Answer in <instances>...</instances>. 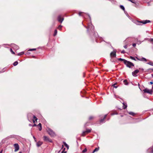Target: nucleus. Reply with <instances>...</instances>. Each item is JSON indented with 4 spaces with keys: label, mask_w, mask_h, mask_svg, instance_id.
I'll return each instance as SVG.
<instances>
[{
    "label": "nucleus",
    "mask_w": 153,
    "mask_h": 153,
    "mask_svg": "<svg viewBox=\"0 0 153 153\" xmlns=\"http://www.w3.org/2000/svg\"><path fill=\"white\" fill-rule=\"evenodd\" d=\"M46 131L48 134L51 137H53L56 135L55 133L49 127L47 128Z\"/></svg>",
    "instance_id": "f257e3e1"
},
{
    "label": "nucleus",
    "mask_w": 153,
    "mask_h": 153,
    "mask_svg": "<svg viewBox=\"0 0 153 153\" xmlns=\"http://www.w3.org/2000/svg\"><path fill=\"white\" fill-rule=\"evenodd\" d=\"M87 29L88 31L89 29H90L92 32L94 31V27L92 25L91 22H90L88 24V26L87 27L85 26Z\"/></svg>",
    "instance_id": "f03ea898"
},
{
    "label": "nucleus",
    "mask_w": 153,
    "mask_h": 153,
    "mask_svg": "<svg viewBox=\"0 0 153 153\" xmlns=\"http://www.w3.org/2000/svg\"><path fill=\"white\" fill-rule=\"evenodd\" d=\"M151 21L150 20H143L139 22L138 21H137L135 22V23L137 25H141L140 23H142L143 24H145L146 23L150 22Z\"/></svg>",
    "instance_id": "7ed1b4c3"
},
{
    "label": "nucleus",
    "mask_w": 153,
    "mask_h": 153,
    "mask_svg": "<svg viewBox=\"0 0 153 153\" xmlns=\"http://www.w3.org/2000/svg\"><path fill=\"white\" fill-rule=\"evenodd\" d=\"M79 16H82L83 17L85 18V17L88 16L89 17V20L91 21V19L90 15L88 14L82 12H80L79 13Z\"/></svg>",
    "instance_id": "20e7f679"
},
{
    "label": "nucleus",
    "mask_w": 153,
    "mask_h": 153,
    "mask_svg": "<svg viewBox=\"0 0 153 153\" xmlns=\"http://www.w3.org/2000/svg\"><path fill=\"white\" fill-rule=\"evenodd\" d=\"M125 64L129 68H132L134 66V64L131 62L127 61L125 60Z\"/></svg>",
    "instance_id": "39448f33"
},
{
    "label": "nucleus",
    "mask_w": 153,
    "mask_h": 153,
    "mask_svg": "<svg viewBox=\"0 0 153 153\" xmlns=\"http://www.w3.org/2000/svg\"><path fill=\"white\" fill-rule=\"evenodd\" d=\"M43 138L44 140L45 141L51 143L52 142V140L51 139L49 138L48 137L45 136L43 137Z\"/></svg>",
    "instance_id": "423d86ee"
},
{
    "label": "nucleus",
    "mask_w": 153,
    "mask_h": 153,
    "mask_svg": "<svg viewBox=\"0 0 153 153\" xmlns=\"http://www.w3.org/2000/svg\"><path fill=\"white\" fill-rule=\"evenodd\" d=\"M145 93H149L150 94H152L153 91L152 90H149L147 88H146L143 90Z\"/></svg>",
    "instance_id": "0eeeda50"
},
{
    "label": "nucleus",
    "mask_w": 153,
    "mask_h": 153,
    "mask_svg": "<svg viewBox=\"0 0 153 153\" xmlns=\"http://www.w3.org/2000/svg\"><path fill=\"white\" fill-rule=\"evenodd\" d=\"M117 51L116 50H114L113 51L111 52L110 53V56L111 57H115L116 56V53Z\"/></svg>",
    "instance_id": "6e6552de"
},
{
    "label": "nucleus",
    "mask_w": 153,
    "mask_h": 153,
    "mask_svg": "<svg viewBox=\"0 0 153 153\" xmlns=\"http://www.w3.org/2000/svg\"><path fill=\"white\" fill-rule=\"evenodd\" d=\"M57 19L58 21L61 23H62L64 20V18H61V15L58 16Z\"/></svg>",
    "instance_id": "1a4fd4ad"
},
{
    "label": "nucleus",
    "mask_w": 153,
    "mask_h": 153,
    "mask_svg": "<svg viewBox=\"0 0 153 153\" xmlns=\"http://www.w3.org/2000/svg\"><path fill=\"white\" fill-rule=\"evenodd\" d=\"M12 47L13 49L16 50H17L19 49V46L14 44H12Z\"/></svg>",
    "instance_id": "9d476101"
},
{
    "label": "nucleus",
    "mask_w": 153,
    "mask_h": 153,
    "mask_svg": "<svg viewBox=\"0 0 153 153\" xmlns=\"http://www.w3.org/2000/svg\"><path fill=\"white\" fill-rule=\"evenodd\" d=\"M136 58L138 60L143 61V62H146L147 61V59L143 57L140 58H138L137 57H136Z\"/></svg>",
    "instance_id": "9b49d317"
},
{
    "label": "nucleus",
    "mask_w": 153,
    "mask_h": 153,
    "mask_svg": "<svg viewBox=\"0 0 153 153\" xmlns=\"http://www.w3.org/2000/svg\"><path fill=\"white\" fill-rule=\"evenodd\" d=\"M14 146L15 148V151L16 152L18 151L19 149V146L18 144H15L14 145Z\"/></svg>",
    "instance_id": "f8f14e48"
},
{
    "label": "nucleus",
    "mask_w": 153,
    "mask_h": 153,
    "mask_svg": "<svg viewBox=\"0 0 153 153\" xmlns=\"http://www.w3.org/2000/svg\"><path fill=\"white\" fill-rule=\"evenodd\" d=\"M139 72V71L137 69L132 72V74L134 76H136V74Z\"/></svg>",
    "instance_id": "ddd939ff"
},
{
    "label": "nucleus",
    "mask_w": 153,
    "mask_h": 153,
    "mask_svg": "<svg viewBox=\"0 0 153 153\" xmlns=\"http://www.w3.org/2000/svg\"><path fill=\"white\" fill-rule=\"evenodd\" d=\"M107 115V114L105 115L104 116V117L103 119H101L100 120V122L101 123H103L105 122L104 120H105V118L106 117Z\"/></svg>",
    "instance_id": "4468645a"
},
{
    "label": "nucleus",
    "mask_w": 153,
    "mask_h": 153,
    "mask_svg": "<svg viewBox=\"0 0 153 153\" xmlns=\"http://www.w3.org/2000/svg\"><path fill=\"white\" fill-rule=\"evenodd\" d=\"M43 143L40 141H39L36 143V146L38 147H39L41 146L42 144Z\"/></svg>",
    "instance_id": "2eb2a0df"
},
{
    "label": "nucleus",
    "mask_w": 153,
    "mask_h": 153,
    "mask_svg": "<svg viewBox=\"0 0 153 153\" xmlns=\"http://www.w3.org/2000/svg\"><path fill=\"white\" fill-rule=\"evenodd\" d=\"M87 133V132L86 131H82V132L81 134V136H84Z\"/></svg>",
    "instance_id": "dca6fc26"
},
{
    "label": "nucleus",
    "mask_w": 153,
    "mask_h": 153,
    "mask_svg": "<svg viewBox=\"0 0 153 153\" xmlns=\"http://www.w3.org/2000/svg\"><path fill=\"white\" fill-rule=\"evenodd\" d=\"M99 147H98V148H96L94 150V151H93V152L92 153H94L95 152H97V151H98V150H99Z\"/></svg>",
    "instance_id": "f3484780"
},
{
    "label": "nucleus",
    "mask_w": 153,
    "mask_h": 153,
    "mask_svg": "<svg viewBox=\"0 0 153 153\" xmlns=\"http://www.w3.org/2000/svg\"><path fill=\"white\" fill-rule=\"evenodd\" d=\"M112 86H113L114 88H116L118 87V85L117 84V83H115L114 84L112 85Z\"/></svg>",
    "instance_id": "a211bd4d"
},
{
    "label": "nucleus",
    "mask_w": 153,
    "mask_h": 153,
    "mask_svg": "<svg viewBox=\"0 0 153 153\" xmlns=\"http://www.w3.org/2000/svg\"><path fill=\"white\" fill-rule=\"evenodd\" d=\"M33 118L34 119H35V120H33V122L34 123L35 122V121H37V119L36 118V116L34 115L33 116Z\"/></svg>",
    "instance_id": "6ab92c4d"
},
{
    "label": "nucleus",
    "mask_w": 153,
    "mask_h": 153,
    "mask_svg": "<svg viewBox=\"0 0 153 153\" xmlns=\"http://www.w3.org/2000/svg\"><path fill=\"white\" fill-rule=\"evenodd\" d=\"M91 129H88L86 128V131L88 133L90 132L91 131Z\"/></svg>",
    "instance_id": "aec40b11"
},
{
    "label": "nucleus",
    "mask_w": 153,
    "mask_h": 153,
    "mask_svg": "<svg viewBox=\"0 0 153 153\" xmlns=\"http://www.w3.org/2000/svg\"><path fill=\"white\" fill-rule=\"evenodd\" d=\"M120 8L123 10L124 11V7L123 5H120Z\"/></svg>",
    "instance_id": "412c9836"
},
{
    "label": "nucleus",
    "mask_w": 153,
    "mask_h": 153,
    "mask_svg": "<svg viewBox=\"0 0 153 153\" xmlns=\"http://www.w3.org/2000/svg\"><path fill=\"white\" fill-rule=\"evenodd\" d=\"M24 54V52H21L19 53H18L17 55L18 56H21Z\"/></svg>",
    "instance_id": "4be33fe9"
},
{
    "label": "nucleus",
    "mask_w": 153,
    "mask_h": 153,
    "mask_svg": "<svg viewBox=\"0 0 153 153\" xmlns=\"http://www.w3.org/2000/svg\"><path fill=\"white\" fill-rule=\"evenodd\" d=\"M128 113L129 114L131 115L132 116H134L135 114L134 113L132 112H128Z\"/></svg>",
    "instance_id": "5701e85b"
},
{
    "label": "nucleus",
    "mask_w": 153,
    "mask_h": 153,
    "mask_svg": "<svg viewBox=\"0 0 153 153\" xmlns=\"http://www.w3.org/2000/svg\"><path fill=\"white\" fill-rule=\"evenodd\" d=\"M147 64L151 65L153 66V63L151 61L147 63Z\"/></svg>",
    "instance_id": "b1692460"
},
{
    "label": "nucleus",
    "mask_w": 153,
    "mask_h": 153,
    "mask_svg": "<svg viewBox=\"0 0 153 153\" xmlns=\"http://www.w3.org/2000/svg\"><path fill=\"white\" fill-rule=\"evenodd\" d=\"M57 30H55L54 31V33L53 34V36H56L57 34Z\"/></svg>",
    "instance_id": "393cba45"
},
{
    "label": "nucleus",
    "mask_w": 153,
    "mask_h": 153,
    "mask_svg": "<svg viewBox=\"0 0 153 153\" xmlns=\"http://www.w3.org/2000/svg\"><path fill=\"white\" fill-rule=\"evenodd\" d=\"M122 100V102L121 101H120L122 102V104H123V109H124V102L123 101V100Z\"/></svg>",
    "instance_id": "a878e982"
},
{
    "label": "nucleus",
    "mask_w": 153,
    "mask_h": 153,
    "mask_svg": "<svg viewBox=\"0 0 153 153\" xmlns=\"http://www.w3.org/2000/svg\"><path fill=\"white\" fill-rule=\"evenodd\" d=\"M18 64V62L17 61H16L13 63V65L15 66H16Z\"/></svg>",
    "instance_id": "bb28decb"
},
{
    "label": "nucleus",
    "mask_w": 153,
    "mask_h": 153,
    "mask_svg": "<svg viewBox=\"0 0 153 153\" xmlns=\"http://www.w3.org/2000/svg\"><path fill=\"white\" fill-rule=\"evenodd\" d=\"M36 50V48H32V49H30L29 50V51H35Z\"/></svg>",
    "instance_id": "cd10ccee"
},
{
    "label": "nucleus",
    "mask_w": 153,
    "mask_h": 153,
    "mask_svg": "<svg viewBox=\"0 0 153 153\" xmlns=\"http://www.w3.org/2000/svg\"><path fill=\"white\" fill-rule=\"evenodd\" d=\"M64 145H65V146H66L68 148V144H66V143L65 142H64Z\"/></svg>",
    "instance_id": "c85d7f7f"
},
{
    "label": "nucleus",
    "mask_w": 153,
    "mask_h": 153,
    "mask_svg": "<svg viewBox=\"0 0 153 153\" xmlns=\"http://www.w3.org/2000/svg\"><path fill=\"white\" fill-rule=\"evenodd\" d=\"M119 115L121 117H123L124 116V114H122V113H120L119 114Z\"/></svg>",
    "instance_id": "c756f323"
},
{
    "label": "nucleus",
    "mask_w": 153,
    "mask_h": 153,
    "mask_svg": "<svg viewBox=\"0 0 153 153\" xmlns=\"http://www.w3.org/2000/svg\"><path fill=\"white\" fill-rule=\"evenodd\" d=\"M10 51L13 54H14L15 53H14V52L12 49L11 48H10Z\"/></svg>",
    "instance_id": "7c9ffc66"
},
{
    "label": "nucleus",
    "mask_w": 153,
    "mask_h": 153,
    "mask_svg": "<svg viewBox=\"0 0 153 153\" xmlns=\"http://www.w3.org/2000/svg\"><path fill=\"white\" fill-rule=\"evenodd\" d=\"M62 27V26L61 25H59L58 27V29H59V30H60L61 29V28Z\"/></svg>",
    "instance_id": "2f4dec72"
},
{
    "label": "nucleus",
    "mask_w": 153,
    "mask_h": 153,
    "mask_svg": "<svg viewBox=\"0 0 153 153\" xmlns=\"http://www.w3.org/2000/svg\"><path fill=\"white\" fill-rule=\"evenodd\" d=\"M87 151V149L86 148H85L82 151V152H83V153H84V152H86Z\"/></svg>",
    "instance_id": "473e14b6"
},
{
    "label": "nucleus",
    "mask_w": 153,
    "mask_h": 153,
    "mask_svg": "<svg viewBox=\"0 0 153 153\" xmlns=\"http://www.w3.org/2000/svg\"><path fill=\"white\" fill-rule=\"evenodd\" d=\"M93 118H94V117H93L92 116H91L89 117V120H91Z\"/></svg>",
    "instance_id": "72a5a7b5"
},
{
    "label": "nucleus",
    "mask_w": 153,
    "mask_h": 153,
    "mask_svg": "<svg viewBox=\"0 0 153 153\" xmlns=\"http://www.w3.org/2000/svg\"><path fill=\"white\" fill-rule=\"evenodd\" d=\"M128 83L127 82L126 80L125 79V85H128Z\"/></svg>",
    "instance_id": "f704fd0d"
},
{
    "label": "nucleus",
    "mask_w": 153,
    "mask_h": 153,
    "mask_svg": "<svg viewBox=\"0 0 153 153\" xmlns=\"http://www.w3.org/2000/svg\"><path fill=\"white\" fill-rule=\"evenodd\" d=\"M149 150H150L152 151L151 152V153H153V149H152V148H149Z\"/></svg>",
    "instance_id": "c9c22d12"
},
{
    "label": "nucleus",
    "mask_w": 153,
    "mask_h": 153,
    "mask_svg": "<svg viewBox=\"0 0 153 153\" xmlns=\"http://www.w3.org/2000/svg\"><path fill=\"white\" fill-rule=\"evenodd\" d=\"M131 58L132 59L136 60L135 58L134 57L131 56Z\"/></svg>",
    "instance_id": "e433bc0d"
},
{
    "label": "nucleus",
    "mask_w": 153,
    "mask_h": 153,
    "mask_svg": "<svg viewBox=\"0 0 153 153\" xmlns=\"http://www.w3.org/2000/svg\"><path fill=\"white\" fill-rule=\"evenodd\" d=\"M38 126L40 127H42V125L41 123H39L38 125Z\"/></svg>",
    "instance_id": "4c0bfd02"
},
{
    "label": "nucleus",
    "mask_w": 153,
    "mask_h": 153,
    "mask_svg": "<svg viewBox=\"0 0 153 153\" xmlns=\"http://www.w3.org/2000/svg\"><path fill=\"white\" fill-rule=\"evenodd\" d=\"M117 114V113L116 112H115V113H113L112 114H111V115H114V114Z\"/></svg>",
    "instance_id": "58836bf2"
},
{
    "label": "nucleus",
    "mask_w": 153,
    "mask_h": 153,
    "mask_svg": "<svg viewBox=\"0 0 153 153\" xmlns=\"http://www.w3.org/2000/svg\"><path fill=\"white\" fill-rule=\"evenodd\" d=\"M128 1H131L133 3H135V2L134 1H132V0H128Z\"/></svg>",
    "instance_id": "ea45409f"
},
{
    "label": "nucleus",
    "mask_w": 153,
    "mask_h": 153,
    "mask_svg": "<svg viewBox=\"0 0 153 153\" xmlns=\"http://www.w3.org/2000/svg\"><path fill=\"white\" fill-rule=\"evenodd\" d=\"M136 44L135 43H133V44H132V46L134 47H135L136 46Z\"/></svg>",
    "instance_id": "a19ab883"
},
{
    "label": "nucleus",
    "mask_w": 153,
    "mask_h": 153,
    "mask_svg": "<svg viewBox=\"0 0 153 153\" xmlns=\"http://www.w3.org/2000/svg\"><path fill=\"white\" fill-rule=\"evenodd\" d=\"M119 60H121V61H124V59H121V58H119Z\"/></svg>",
    "instance_id": "79ce46f5"
},
{
    "label": "nucleus",
    "mask_w": 153,
    "mask_h": 153,
    "mask_svg": "<svg viewBox=\"0 0 153 153\" xmlns=\"http://www.w3.org/2000/svg\"><path fill=\"white\" fill-rule=\"evenodd\" d=\"M149 40H150L151 42H153V39H149Z\"/></svg>",
    "instance_id": "37998d69"
},
{
    "label": "nucleus",
    "mask_w": 153,
    "mask_h": 153,
    "mask_svg": "<svg viewBox=\"0 0 153 153\" xmlns=\"http://www.w3.org/2000/svg\"><path fill=\"white\" fill-rule=\"evenodd\" d=\"M114 96H115V97L116 98H119L118 96H116V95H114Z\"/></svg>",
    "instance_id": "c03bdc74"
},
{
    "label": "nucleus",
    "mask_w": 153,
    "mask_h": 153,
    "mask_svg": "<svg viewBox=\"0 0 153 153\" xmlns=\"http://www.w3.org/2000/svg\"><path fill=\"white\" fill-rule=\"evenodd\" d=\"M127 105L125 103V109L127 108Z\"/></svg>",
    "instance_id": "a18cd8bd"
},
{
    "label": "nucleus",
    "mask_w": 153,
    "mask_h": 153,
    "mask_svg": "<svg viewBox=\"0 0 153 153\" xmlns=\"http://www.w3.org/2000/svg\"><path fill=\"white\" fill-rule=\"evenodd\" d=\"M125 14H126V16H128V17L129 18H130V17H128V14L127 13L126 14V12H125Z\"/></svg>",
    "instance_id": "49530a36"
},
{
    "label": "nucleus",
    "mask_w": 153,
    "mask_h": 153,
    "mask_svg": "<svg viewBox=\"0 0 153 153\" xmlns=\"http://www.w3.org/2000/svg\"><path fill=\"white\" fill-rule=\"evenodd\" d=\"M42 130V127H40L39 128V131H41V130Z\"/></svg>",
    "instance_id": "de8ad7c7"
},
{
    "label": "nucleus",
    "mask_w": 153,
    "mask_h": 153,
    "mask_svg": "<svg viewBox=\"0 0 153 153\" xmlns=\"http://www.w3.org/2000/svg\"><path fill=\"white\" fill-rule=\"evenodd\" d=\"M122 53H124V50H123L121 52Z\"/></svg>",
    "instance_id": "09e8293b"
},
{
    "label": "nucleus",
    "mask_w": 153,
    "mask_h": 153,
    "mask_svg": "<svg viewBox=\"0 0 153 153\" xmlns=\"http://www.w3.org/2000/svg\"><path fill=\"white\" fill-rule=\"evenodd\" d=\"M150 84H153V82H150Z\"/></svg>",
    "instance_id": "8fccbe9b"
},
{
    "label": "nucleus",
    "mask_w": 153,
    "mask_h": 153,
    "mask_svg": "<svg viewBox=\"0 0 153 153\" xmlns=\"http://www.w3.org/2000/svg\"><path fill=\"white\" fill-rule=\"evenodd\" d=\"M2 150H1L0 151V153H2Z\"/></svg>",
    "instance_id": "3c124183"
},
{
    "label": "nucleus",
    "mask_w": 153,
    "mask_h": 153,
    "mask_svg": "<svg viewBox=\"0 0 153 153\" xmlns=\"http://www.w3.org/2000/svg\"><path fill=\"white\" fill-rule=\"evenodd\" d=\"M125 48H127V47L125 45Z\"/></svg>",
    "instance_id": "603ef678"
},
{
    "label": "nucleus",
    "mask_w": 153,
    "mask_h": 153,
    "mask_svg": "<svg viewBox=\"0 0 153 153\" xmlns=\"http://www.w3.org/2000/svg\"><path fill=\"white\" fill-rule=\"evenodd\" d=\"M33 138H34V139L35 140L36 139V138H35V137H34V136H33Z\"/></svg>",
    "instance_id": "864d4df0"
},
{
    "label": "nucleus",
    "mask_w": 153,
    "mask_h": 153,
    "mask_svg": "<svg viewBox=\"0 0 153 153\" xmlns=\"http://www.w3.org/2000/svg\"><path fill=\"white\" fill-rule=\"evenodd\" d=\"M34 126H36V124H34Z\"/></svg>",
    "instance_id": "5fc2aeb1"
},
{
    "label": "nucleus",
    "mask_w": 153,
    "mask_h": 153,
    "mask_svg": "<svg viewBox=\"0 0 153 153\" xmlns=\"http://www.w3.org/2000/svg\"><path fill=\"white\" fill-rule=\"evenodd\" d=\"M86 124H85V125H84V126H86Z\"/></svg>",
    "instance_id": "6e6d98bb"
},
{
    "label": "nucleus",
    "mask_w": 153,
    "mask_h": 153,
    "mask_svg": "<svg viewBox=\"0 0 153 153\" xmlns=\"http://www.w3.org/2000/svg\"><path fill=\"white\" fill-rule=\"evenodd\" d=\"M152 77H153V74H152Z\"/></svg>",
    "instance_id": "4d7b16f0"
},
{
    "label": "nucleus",
    "mask_w": 153,
    "mask_h": 153,
    "mask_svg": "<svg viewBox=\"0 0 153 153\" xmlns=\"http://www.w3.org/2000/svg\"><path fill=\"white\" fill-rule=\"evenodd\" d=\"M123 82L124 83V80H123Z\"/></svg>",
    "instance_id": "13d9d810"
},
{
    "label": "nucleus",
    "mask_w": 153,
    "mask_h": 153,
    "mask_svg": "<svg viewBox=\"0 0 153 153\" xmlns=\"http://www.w3.org/2000/svg\"><path fill=\"white\" fill-rule=\"evenodd\" d=\"M29 114H28V117L29 116Z\"/></svg>",
    "instance_id": "bf43d9fd"
},
{
    "label": "nucleus",
    "mask_w": 153,
    "mask_h": 153,
    "mask_svg": "<svg viewBox=\"0 0 153 153\" xmlns=\"http://www.w3.org/2000/svg\"><path fill=\"white\" fill-rule=\"evenodd\" d=\"M62 153H63V152H62ZM64 153H66V152H64Z\"/></svg>",
    "instance_id": "052dcab7"
},
{
    "label": "nucleus",
    "mask_w": 153,
    "mask_h": 153,
    "mask_svg": "<svg viewBox=\"0 0 153 153\" xmlns=\"http://www.w3.org/2000/svg\"><path fill=\"white\" fill-rule=\"evenodd\" d=\"M142 70H143V69H142Z\"/></svg>",
    "instance_id": "680f3d73"
},
{
    "label": "nucleus",
    "mask_w": 153,
    "mask_h": 153,
    "mask_svg": "<svg viewBox=\"0 0 153 153\" xmlns=\"http://www.w3.org/2000/svg\"><path fill=\"white\" fill-rule=\"evenodd\" d=\"M3 72V71L2 72H1L0 71V73H1V72Z\"/></svg>",
    "instance_id": "e2e57ef3"
},
{
    "label": "nucleus",
    "mask_w": 153,
    "mask_h": 153,
    "mask_svg": "<svg viewBox=\"0 0 153 153\" xmlns=\"http://www.w3.org/2000/svg\"><path fill=\"white\" fill-rule=\"evenodd\" d=\"M19 153H21V152H19Z\"/></svg>",
    "instance_id": "0e129e2a"
},
{
    "label": "nucleus",
    "mask_w": 153,
    "mask_h": 153,
    "mask_svg": "<svg viewBox=\"0 0 153 153\" xmlns=\"http://www.w3.org/2000/svg\"><path fill=\"white\" fill-rule=\"evenodd\" d=\"M151 70H153V69H151Z\"/></svg>",
    "instance_id": "69168bd1"
},
{
    "label": "nucleus",
    "mask_w": 153,
    "mask_h": 153,
    "mask_svg": "<svg viewBox=\"0 0 153 153\" xmlns=\"http://www.w3.org/2000/svg\"><path fill=\"white\" fill-rule=\"evenodd\" d=\"M152 88H153V86L152 87Z\"/></svg>",
    "instance_id": "338daca9"
}]
</instances>
